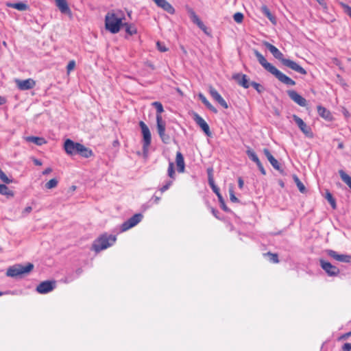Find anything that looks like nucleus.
<instances>
[{
  "label": "nucleus",
  "instance_id": "1",
  "mask_svg": "<svg viewBox=\"0 0 351 351\" xmlns=\"http://www.w3.org/2000/svg\"><path fill=\"white\" fill-rule=\"evenodd\" d=\"M254 53L261 66L268 72L274 75L280 82L288 86H294L295 84V82L294 80L282 73L274 65L268 62L265 57L258 50L254 49Z\"/></svg>",
  "mask_w": 351,
  "mask_h": 351
},
{
  "label": "nucleus",
  "instance_id": "2",
  "mask_svg": "<svg viewBox=\"0 0 351 351\" xmlns=\"http://www.w3.org/2000/svg\"><path fill=\"white\" fill-rule=\"evenodd\" d=\"M254 53L261 66L268 72L274 75L280 82L288 86H294L295 84V82L294 80L282 73L274 65L268 62L265 57L258 50L254 49Z\"/></svg>",
  "mask_w": 351,
  "mask_h": 351
},
{
  "label": "nucleus",
  "instance_id": "3",
  "mask_svg": "<svg viewBox=\"0 0 351 351\" xmlns=\"http://www.w3.org/2000/svg\"><path fill=\"white\" fill-rule=\"evenodd\" d=\"M123 17L118 13L108 12L105 17V26L112 34L118 33L123 25Z\"/></svg>",
  "mask_w": 351,
  "mask_h": 351
},
{
  "label": "nucleus",
  "instance_id": "4",
  "mask_svg": "<svg viewBox=\"0 0 351 351\" xmlns=\"http://www.w3.org/2000/svg\"><path fill=\"white\" fill-rule=\"evenodd\" d=\"M34 269L32 263H27L25 265L16 264L8 268L6 276L12 278H22L23 276L29 274Z\"/></svg>",
  "mask_w": 351,
  "mask_h": 351
},
{
  "label": "nucleus",
  "instance_id": "5",
  "mask_svg": "<svg viewBox=\"0 0 351 351\" xmlns=\"http://www.w3.org/2000/svg\"><path fill=\"white\" fill-rule=\"evenodd\" d=\"M116 241V237L112 234H104L97 239L92 246V249L99 252L112 245Z\"/></svg>",
  "mask_w": 351,
  "mask_h": 351
},
{
  "label": "nucleus",
  "instance_id": "6",
  "mask_svg": "<svg viewBox=\"0 0 351 351\" xmlns=\"http://www.w3.org/2000/svg\"><path fill=\"white\" fill-rule=\"evenodd\" d=\"M139 126L141 129L142 134H143V150L144 153H146L148 152L149 146L151 144V132L149 131V128L147 125L143 122L140 121L139 122Z\"/></svg>",
  "mask_w": 351,
  "mask_h": 351
},
{
  "label": "nucleus",
  "instance_id": "7",
  "mask_svg": "<svg viewBox=\"0 0 351 351\" xmlns=\"http://www.w3.org/2000/svg\"><path fill=\"white\" fill-rule=\"evenodd\" d=\"M156 127L158 135L162 141L165 144L169 143L170 142V136L165 134V121H163L162 119L158 117V123H156Z\"/></svg>",
  "mask_w": 351,
  "mask_h": 351
},
{
  "label": "nucleus",
  "instance_id": "8",
  "mask_svg": "<svg viewBox=\"0 0 351 351\" xmlns=\"http://www.w3.org/2000/svg\"><path fill=\"white\" fill-rule=\"evenodd\" d=\"M143 215L141 214H135L123 223H122L121 226V231L125 232L130 228L135 226L138 224L142 219Z\"/></svg>",
  "mask_w": 351,
  "mask_h": 351
},
{
  "label": "nucleus",
  "instance_id": "9",
  "mask_svg": "<svg viewBox=\"0 0 351 351\" xmlns=\"http://www.w3.org/2000/svg\"><path fill=\"white\" fill-rule=\"evenodd\" d=\"M293 119L295 121V123L298 125V128L300 129V130L307 136L309 138L313 137V133L312 132L311 128L308 126L304 121L297 115H293Z\"/></svg>",
  "mask_w": 351,
  "mask_h": 351
},
{
  "label": "nucleus",
  "instance_id": "10",
  "mask_svg": "<svg viewBox=\"0 0 351 351\" xmlns=\"http://www.w3.org/2000/svg\"><path fill=\"white\" fill-rule=\"evenodd\" d=\"M56 287V282L55 281H43L40 282L37 287H36V291L39 293L41 294H45L47 293L54 289Z\"/></svg>",
  "mask_w": 351,
  "mask_h": 351
},
{
  "label": "nucleus",
  "instance_id": "11",
  "mask_svg": "<svg viewBox=\"0 0 351 351\" xmlns=\"http://www.w3.org/2000/svg\"><path fill=\"white\" fill-rule=\"evenodd\" d=\"M81 143H75L71 139H66L64 144V148L66 153L69 155L77 154Z\"/></svg>",
  "mask_w": 351,
  "mask_h": 351
},
{
  "label": "nucleus",
  "instance_id": "12",
  "mask_svg": "<svg viewBox=\"0 0 351 351\" xmlns=\"http://www.w3.org/2000/svg\"><path fill=\"white\" fill-rule=\"evenodd\" d=\"M14 82L17 86V88L21 90L32 89L36 85V82L32 78H28L24 80L15 79Z\"/></svg>",
  "mask_w": 351,
  "mask_h": 351
},
{
  "label": "nucleus",
  "instance_id": "13",
  "mask_svg": "<svg viewBox=\"0 0 351 351\" xmlns=\"http://www.w3.org/2000/svg\"><path fill=\"white\" fill-rule=\"evenodd\" d=\"M320 265L322 268L330 276H337L339 273V269L329 262L320 260Z\"/></svg>",
  "mask_w": 351,
  "mask_h": 351
},
{
  "label": "nucleus",
  "instance_id": "14",
  "mask_svg": "<svg viewBox=\"0 0 351 351\" xmlns=\"http://www.w3.org/2000/svg\"><path fill=\"white\" fill-rule=\"evenodd\" d=\"M193 119L208 136H211L212 133L210 130L209 125L202 117L197 113H194Z\"/></svg>",
  "mask_w": 351,
  "mask_h": 351
},
{
  "label": "nucleus",
  "instance_id": "15",
  "mask_svg": "<svg viewBox=\"0 0 351 351\" xmlns=\"http://www.w3.org/2000/svg\"><path fill=\"white\" fill-rule=\"evenodd\" d=\"M282 63L285 66H287V67H288L300 74H302V75L306 74V70L304 69H303L301 66H300L298 63H296L295 62H294L293 60L285 58V60H282Z\"/></svg>",
  "mask_w": 351,
  "mask_h": 351
},
{
  "label": "nucleus",
  "instance_id": "16",
  "mask_svg": "<svg viewBox=\"0 0 351 351\" xmlns=\"http://www.w3.org/2000/svg\"><path fill=\"white\" fill-rule=\"evenodd\" d=\"M327 254L331 258H334L336 261L342 263H351V256L347 254H339L337 252L332 250H326Z\"/></svg>",
  "mask_w": 351,
  "mask_h": 351
},
{
  "label": "nucleus",
  "instance_id": "17",
  "mask_svg": "<svg viewBox=\"0 0 351 351\" xmlns=\"http://www.w3.org/2000/svg\"><path fill=\"white\" fill-rule=\"evenodd\" d=\"M287 94L290 99L293 100L295 103L302 107H304L306 106L307 102L306 99L302 97L300 94H298L294 90H289L287 91Z\"/></svg>",
  "mask_w": 351,
  "mask_h": 351
},
{
  "label": "nucleus",
  "instance_id": "18",
  "mask_svg": "<svg viewBox=\"0 0 351 351\" xmlns=\"http://www.w3.org/2000/svg\"><path fill=\"white\" fill-rule=\"evenodd\" d=\"M209 93L212 96V97L216 101H217L222 107H223L226 109L228 108L227 102L223 99V98L221 96V95L217 92V90L215 88L210 86L209 88Z\"/></svg>",
  "mask_w": 351,
  "mask_h": 351
},
{
  "label": "nucleus",
  "instance_id": "19",
  "mask_svg": "<svg viewBox=\"0 0 351 351\" xmlns=\"http://www.w3.org/2000/svg\"><path fill=\"white\" fill-rule=\"evenodd\" d=\"M264 45L271 52V53L282 62V60H285L283 54L274 45L268 42H264Z\"/></svg>",
  "mask_w": 351,
  "mask_h": 351
},
{
  "label": "nucleus",
  "instance_id": "20",
  "mask_svg": "<svg viewBox=\"0 0 351 351\" xmlns=\"http://www.w3.org/2000/svg\"><path fill=\"white\" fill-rule=\"evenodd\" d=\"M232 78L235 80L240 86L245 88H249L250 85L247 76L245 74L237 73L232 76Z\"/></svg>",
  "mask_w": 351,
  "mask_h": 351
},
{
  "label": "nucleus",
  "instance_id": "21",
  "mask_svg": "<svg viewBox=\"0 0 351 351\" xmlns=\"http://www.w3.org/2000/svg\"><path fill=\"white\" fill-rule=\"evenodd\" d=\"M157 6L162 8L164 10L169 14H173L175 12L174 8L172 5L168 3L166 0H153Z\"/></svg>",
  "mask_w": 351,
  "mask_h": 351
},
{
  "label": "nucleus",
  "instance_id": "22",
  "mask_svg": "<svg viewBox=\"0 0 351 351\" xmlns=\"http://www.w3.org/2000/svg\"><path fill=\"white\" fill-rule=\"evenodd\" d=\"M56 5L62 14L71 15V11L66 0H55Z\"/></svg>",
  "mask_w": 351,
  "mask_h": 351
},
{
  "label": "nucleus",
  "instance_id": "23",
  "mask_svg": "<svg viewBox=\"0 0 351 351\" xmlns=\"http://www.w3.org/2000/svg\"><path fill=\"white\" fill-rule=\"evenodd\" d=\"M263 153L265 155V156L267 157V158L269 160V162H270V164L272 165V167L276 170H280V166L278 161L271 155V154L270 153L269 149H264Z\"/></svg>",
  "mask_w": 351,
  "mask_h": 351
},
{
  "label": "nucleus",
  "instance_id": "24",
  "mask_svg": "<svg viewBox=\"0 0 351 351\" xmlns=\"http://www.w3.org/2000/svg\"><path fill=\"white\" fill-rule=\"evenodd\" d=\"M176 165H177L178 172L183 173L184 171V169H185V164H184V157L181 152H178L176 153Z\"/></svg>",
  "mask_w": 351,
  "mask_h": 351
},
{
  "label": "nucleus",
  "instance_id": "25",
  "mask_svg": "<svg viewBox=\"0 0 351 351\" xmlns=\"http://www.w3.org/2000/svg\"><path fill=\"white\" fill-rule=\"evenodd\" d=\"M77 154L81 156L88 158L93 156V152L89 148L85 147L84 145L81 144L79 150L77 151Z\"/></svg>",
  "mask_w": 351,
  "mask_h": 351
},
{
  "label": "nucleus",
  "instance_id": "26",
  "mask_svg": "<svg viewBox=\"0 0 351 351\" xmlns=\"http://www.w3.org/2000/svg\"><path fill=\"white\" fill-rule=\"evenodd\" d=\"M6 5L9 8L16 9L19 11H25L28 9V5L23 2L7 3Z\"/></svg>",
  "mask_w": 351,
  "mask_h": 351
},
{
  "label": "nucleus",
  "instance_id": "27",
  "mask_svg": "<svg viewBox=\"0 0 351 351\" xmlns=\"http://www.w3.org/2000/svg\"><path fill=\"white\" fill-rule=\"evenodd\" d=\"M317 112L320 117H323L326 120H330L332 118L330 111L323 106H317Z\"/></svg>",
  "mask_w": 351,
  "mask_h": 351
},
{
  "label": "nucleus",
  "instance_id": "28",
  "mask_svg": "<svg viewBox=\"0 0 351 351\" xmlns=\"http://www.w3.org/2000/svg\"><path fill=\"white\" fill-rule=\"evenodd\" d=\"M25 140L27 141V142H31V143H33L37 145H44L47 143V141H45V139L44 138H42V137H38V136H27L25 138Z\"/></svg>",
  "mask_w": 351,
  "mask_h": 351
},
{
  "label": "nucleus",
  "instance_id": "29",
  "mask_svg": "<svg viewBox=\"0 0 351 351\" xmlns=\"http://www.w3.org/2000/svg\"><path fill=\"white\" fill-rule=\"evenodd\" d=\"M199 98L202 101V102L212 112L214 113L217 112V110L208 101V99L206 98V97L202 94H199Z\"/></svg>",
  "mask_w": 351,
  "mask_h": 351
},
{
  "label": "nucleus",
  "instance_id": "30",
  "mask_svg": "<svg viewBox=\"0 0 351 351\" xmlns=\"http://www.w3.org/2000/svg\"><path fill=\"white\" fill-rule=\"evenodd\" d=\"M261 10L263 14H264L273 24H276V18L271 14L266 5H263Z\"/></svg>",
  "mask_w": 351,
  "mask_h": 351
},
{
  "label": "nucleus",
  "instance_id": "31",
  "mask_svg": "<svg viewBox=\"0 0 351 351\" xmlns=\"http://www.w3.org/2000/svg\"><path fill=\"white\" fill-rule=\"evenodd\" d=\"M152 105L156 109V123H158V117L162 119L161 113L164 111L163 106L159 101H154Z\"/></svg>",
  "mask_w": 351,
  "mask_h": 351
},
{
  "label": "nucleus",
  "instance_id": "32",
  "mask_svg": "<svg viewBox=\"0 0 351 351\" xmlns=\"http://www.w3.org/2000/svg\"><path fill=\"white\" fill-rule=\"evenodd\" d=\"M0 194L7 197H13L14 193L5 184H0Z\"/></svg>",
  "mask_w": 351,
  "mask_h": 351
},
{
  "label": "nucleus",
  "instance_id": "33",
  "mask_svg": "<svg viewBox=\"0 0 351 351\" xmlns=\"http://www.w3.org/2000/svg\"><path fill=\"white\" fill-rule=\"evenodd\" d=\"M341 180L351 189V177L343 170L339 171Z\"/></svg>",
  "mask_w": 351,
  "mask_h": 351
},
{
  "label": "nucleus",
  "instance_id": "34",
  "mask_svg": "<svg viewBox=\"0 0 351 351\" xmlns=\"http://www.w3.org/2000/svg\"><path fill=\"white\" fill-rule=\"evenodd\" d=\"M167 173H168V176L171 178L170 180L173 181L175 180L176 173H175L174 165H173V162H169L168 169H167Z\"/></svg>",
  "mask_w": 351,
  "mask_h": 351
},
{
  "label": "nucleus",
  "instance_id": "35",
  "mask_svg": "<svg viewBox=\"0 0 351 351\" xmlns=\"http://www.w3.org/2000/svg\"><path fill=\"white\" fill-rule=\"evenodd\" d=\"M122 25L125 26V31L128 34L134 35L136 34V28L134 25L128 23H123Z\"/></svg>",
  "mask_w": 351,
  "mask_h": 351
},
{
  "label": "nucleus",
  "instance_id": "36",
  "mask_svg": "<svg viewBox=\"0 0 351 351\" xmlns=\"http://www.w3.org/2000/svg\"><path fill=\"white\" fill-rule=\"evenodd\" d=\"M325 197L328 200L332 208L333 209H335L337 207L335 199L333 198L332 194L329 191H326Z\"/></svg>",
  "mask_w": 351,
  "mask_h": 351
},
{
  "label": "nucleus",
  "instance_id": "37",
  "mask_svg": "<svg viewBox=\"0 0 351 351\" xmlns=\"http://www.w3.org/2000/svg\"><path fill=\"white\" fill-rule=\"evenodd\" d=\"M265 256H268L269 258V261L274 263H278L279 262L278 256L277 254H274L271 252H267L263 254Z\"/></svg>",
  "mask_w": 351,
  "mask_h": 351
},
{
  "label": "nucleus",
  "instance_id": "38",
  "mask_svg": "<svg viewBox=\"0 0 351 351\" xmlns=\"http://www.w3.org/2000/svg\"><path fill=\"white\" fill-rule=\"evenodd\" d=\"M58 180L56 178H53L45 184V187L48 189H51L56 188L58 185Z\"/></svg>",
  "mask_w": 351,
  "mask_h": 351
},
{
  "label": "nucleus",
  "instance_id": "39",
  "mask_svg": "<svg viewBox=\"0 0 351 351\" xmlns=\"http://www.w3.org/2000/svg\"><path fill=\"white\" fill-rule=\"evenodd\" d=\"M293 179H294V181H295L299 191L302 193H304L306 189L304 185L302 184V182L300 180V179L297 176H294Z\"/></svg>",
  "mask_w": 351,
  "mask_h": 351
},
{
  "label": "nucleus",
  "instance_id": "40",
  "mask_svg": "<svg viewBox=\"0 0 351 351\" xmlns=\"http://www.w3.org/2000/svg\"><path fill=\"white\" fill-rule=\"evenodd\" d=\"M339 4L344 12L351 18V7L343 2H341Z\"/></svg>",
  "mask_w": 351,
  "mask_h": 351
},
{
  "label": "nucleus",
  "instance_id": "41",
  "mask_svg": "<svg viewBox=\"0 0 351 351\" xmlns=\"http://www.w3.org/2000/svg\"><path fill=\"white\" fill-rule=\"evenodd\" d=\"M173 180H168L165 182V184L159 189V191H160L161 193H164L165 191H166L167 190H168L169 189V187L172 185L173 184Z\"/></svg>",
  "mask_w": 351,
  "mask_h": 351
},
{
  "label": "nucleus",
  "instance_id": "42",
  "mask_svg": "<svg viewBox=\"0 0 351 351\" xmlns=\"http://www.w3.org/2000/svg\"><path fill=\"white\" fill-rule=\"evenodd\" d=\"M250 85L253 86V88L259 93H262L264 90V88L257 82H252L250 83Z\"/></svg>",
  "mask_w": 351,
  "mask_h": 351
},
{
  "label": "nucleus",
  "instance_id": "43",
  "mask_svg": "<svg viewBox=\"0 0 351 351\" xmlns=\"http://www.w3.org/2000/svg\"><path fill=\"white\" fill-rule=\"evenodd\" d=\"M0 179L6 184H10L12 182V180L8 178L5 173L0 169Z\"/></svg>",
  "mask_w": 351,
  "mask_h": 351
},
{
  "label": "nucleus",
  "instance_id": "44",
  "mask_svg": "<svg viewBox=\"0 0 351 351\" xmlns=\"http://www.w3.org/2000/svg\"><path fill=\"white\" fill-rule=\"evenodd\" d=\"M233 19L235 22L240 23L243 20V14L241 12H237L234 14Z\"/></svg>",
  "mask_w": 351,
  "mask_h": 351
},
{
  "label": "nucleus",
  "instance_id": "45",
  "mask_svg": "<svg viewBox=\"0 0 351 351\" xmlns=\"http://www.w3.org/2000/svg\"><path fill=\"white\" fill-rule=\"evenodd\" d=\"M246 154L252 161L258 157L256 153L250 148L246 151Z\"/></svg>",
  "mask_w": 351,
  "mask_h": 351
},
{
  "label": "nucleus",
  "instance_id": "46",
  "mask_svg": "<svg viewBox=\"0 0 351 351\" xmlns=\"http://www.w3.org/2000/svg\"><path fill=\"white\" fill-rule=\"evenodd\" d=\"M190 16L192 21L195 24H197L198 22L201 21L197 16V15L193 10L190 12Z\"/></svg>",
  "mask_w": 351,
  "mask_h": 351
},
{
  "label": "nucleus",
  "instance_id": "47",
  "mask_svg": "<svg viewBox=\"0 0 351 351\" xmlns=\"http://www.w3.org/2000/svg\"><path fill=\"white\" fill-rule=\"evenodd\" d=\"M75 66V60L69 61V62L68 63L67 66H66L67 73L68 74L70 73V72L74 69Z\"/></svg>",
  "mask_w": 351,
  "mask_h": 351
},
{
  "label": "nucleus",
  "instance_id": "48",
  "mask_svg": "<svg viewBox=\"0 0 351 351\" xmlns=\"http://www.w3.org/2000/svg\"><path fill=\"white\" fill-rule=\"evenodd\" d=\"M156 45H157L158 49L161 52H165L168 50V49L166 47V46L160 42H157Z\"/></svg>",
  "mask_w": 351,
  "mask_h": 351
},
{
  "label": "nucleus",
  "instance_id": "49",
  "mask_svg": "<svg viewBox=\"0 0 351 351\" xmlns=\"http://www.w3.org/2000/svg\"><path fill=\"white\" fill-rule=\"evenodd\" d=\"M229 193H230V199L232 202H239L238 198L235 197L232 189H230Z\"/></svg>",
  "mask_w": 351,
  "mask_h": 351
},
{
  "label": "nucleus",
  "instance_id": "50",
  "mask_svg": "<svg viewBox=\"0 0 351 351\" xmlns=\"http://www.w3.org/2000/svg\"><path fill=\"white\" fill-rule=\"evenodd\" d=\"M218 199H219V201L220 202L221 208L223 210H224L225 211H227L228 209V208L226 206V204H225V202L223 200V198L222 195L221 196V198H218Z\"/></svg>",
  "mask_w": 351,
  "mask_h": 351
},
{
  "label": "nucleus",
  "instance_id": "51",
  "mask_svg": "<svg viewBox=\"0 0 351 351\" xmlns=\"http://www.w3.org/2000/svg\"><path fill=\"white\" fill-rule=\"evenodd\" d=\"M351 350V343H346L342 347V351H350Z\"/></svg>",
  "mask_w": 351,
  "mask_h": 351
},
{
  "label": "nucleus",
  "instance_id": "52",
  "mask_svg": "<svg viewBox=\"0 0 351 351\" xmlns=\"http://www.w3.org/2000/svg\"><path fill=\"white\" fill-rule=\"evenodd\" d=\"M213 192L217 195L218 198H221V193L219 192V189L217 186H213V189H212Z\"/></svg>",
  "mask_w": 351,
  "mask_h": 351
},
{
  "label": "nucleus",
  "instance_id": "53",
  "mask_svg": "<svg viewBox=\"0 0 351 351\" xmlns=\"http://www.w3.org/2000/svg\"><path fill=\"white\" fill-rule=\"evenodd\" d=\"M201 29H202L204 32H206V27L204 24L200 21L196 24Z\"/></svg>",
  "mask_w": 351,
  "mask_h": 351
},
{
  "label": "nucleus",
  "instance_id": "54",
  "mask_svg": "<svg viewBox=\"0 0 351 351\" xmlns=\"http://www.w3.org/2000/svg\"><path fill=\"white\" fill-rule=\"evenodd\" d=\"M238 184L240 189H242L243 187L244 182L241 177H239L238 179Z\"/></svg>",
  "mask_w": 351,
  "mask_h": 351
},
{
  "label": "nucleus",
  "instance_id": "55",
  "mask_svg": "<svg viewBox=\"0 0 351 351\" xmlns=\"http://www.w3.org/2000/svg\"><path fill=\"white\" fill-rule=\"evenodd\" d=\"M317 2L324 8H327L326 3L324 0H317Z\"/></svg>",
  "mask_w": 351,
  "mask_h": 351
},
{
  "label": "nucleus",
  "instance_id": "56",
  "mask_svg": "<svg viewBox=\"0 0 351 351\" xmlns=\"http://www.w3.org/2000/svg\"><path fill=\"white\" fill-rule=\"evenodd\" d=\"M258 169H259L260 171L261 172V173H262L263 175H265V174H266V171H265V169H264V167H263V166L262 163H261V164H260L259 165H258Z\"/></svg>",
  "mask_w": 351,
  "mask_h": 351
},
{
  "label": "nucleus",
  "instance_id": "57",
  "mask_svg": "<svg viewBox=\"0 0 351 351\" xmlns=\"http://www.w3.org/2000/svg\"><path fill=\"white\" fill-rule=\"evenodd\" d=\"M208 183H209V185L210 186V187L212 189H213V186H216L215 184L214 180H213V178L211 176H210L209 178H208Z\"/></svg>",
  "mask_w": 351,
  "mask_h": 351
},
{
  "label": "nucleus",
  "instance_id": "58",
  "mask_svg": "<svg viewBox=\"0 0 351 351\" xmlns=\"http://www.w3.org/2000/svg\"><path fill=\"white\" fill-rule=\"evenodd\" d=\"M52 171V169L49 167V168H47L46 169H45L43 171V175H47V174H49Z\"/></svg>",
  "mask_w": 351,
  "mask_h": 351
},
{
  "label": "nucleus",
  "instance_id": "59",
  "mask_svg": "<svg viewBox=\"0 0 351 351\" xmlns=\"http://www.w3.org/2000/svg\"><path fill=\"white\" fill-rule=\"evenodd\" d=\"M32 210V208L31 206H27L24 210H23V213H26V214H28Z\"/></svg>",
  "mask_w": 351,
  "mask_h": 351
},
{
  "label": "nucleus",
  "instance_id": "60",
  "mask_svg": "<svg viewBox=\"0 0 351 351\" xmlns=\"http://www.w3.org/2000/svg\"><path fill=\"white\" fill-rule=\"evenodd\" d=\"M6 102L5 97L0 96V105H3Z\"/></svg>",
  "mask_w": 351,
  "mask_h": 351
},
{
  "label": "nucleus",
  "instance_id": "61",
  "mask_svg": "<svg viewBox=\"0 0 351 351\" xmlns=\"http://www.w3.org/2000/svg\"><path fill=\"white\" fill-rule=\"evenodd\" d=\"M154 203H156V204H158L159 202V201L160 200V197H157V196H154Z\"/></svg>",
  "mask_w": 351,
  "mask_h": 351
},
{
  "label": "nucleus",
  "instance_id": "62",
  "mask_svg": "<svg viewBox=\"0 0 351 351\" xmlns=\"http://www.w3.org/2000/svg\"><path fill=\"white\" fill-rule=\"evenodd\" d=\"M34 164H35L36 165L40 166V165H42V162H41L40 160H37V159H35V160H34Z\"/></svg>",
  "mask_w": 351,
  "mask_h": 351
},
{
  "label": "nucleus",
  "instance_id": "63",
  "mask_svg": "<svg viewBox=\"0 0 351 351\" xmlns=\"http://www.w3.org/2000/svg\"><path fill=\"white\" fill-rule=\"evenodd\" d=\"M254 162L258 165H259L260 164H261L259 158L257 157L256 159L254 160Z\"/></svg>",
  "mask_w": 351,
  "mask_h": 351
},
{
  "label": "nucleus",
  "instance_id": "64",
  "mask_svg": "<svg viewBox=\"0 0 351 351\" xmlns=\"http://www.w3.org/2000/svg\"><path fill=\"white\" fill-rule=\"evenodd\" d=\"M339 148L341 149L343 147V145L342 143H339V145H338Z\"/></svg>",
  "mask_w": 351,
  "mask_h": 351
}]
</instances>
